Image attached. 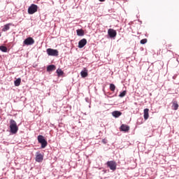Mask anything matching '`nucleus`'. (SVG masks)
I'll list each match as a JSON object with an SVG mask.
<instances>
[{
    "label": "nucleus",
    "mask_w": 179,
    "mask_h": 179,
    "mask_svg": "<svg viewBox=\"0 0 179 179\" xmlns=\"http://www.w3.org/2000/svg\"><path fill=\"white\" fill-rule=\"evenodd\" d=\"M17 131H19V127H17V124L13 119H11L10 120V133L13 134H17Z\"/></svg>",
    "instance_id": "nucleus-1"
},
{
    "label": "nucleus",
    "mask_w": 179,
    "mask_h": 179,
    "mask_svg": "<svg viewBox=\"0 0 179 179\" xmlns=\"http://www.w3.org/2000/svg\"><path fill=\"white\" fill-rule=\"evenodd\" d=\"M46 52L50 57H58L59 55V52L57 49L48 48Z\"/></svg>",
    "instance_id": "nucleus-2"
},
{
    "label": "nucleus",
    "mask_w": 179,
    "mask_h": 179,
    "mask_svg": "<svg viewBox=\"0 0 179 179\" xmlns=\"http://www.w3.org/2000/svg\"><path fill=\"white\" fill-rule=\"evenodd\" d=\"M106 165L109 167L110 170H112V171H115V170H117V162H115V161H108L106 162Z\"/></svg>",
    "instance_id": "nucleus-3"
},
{
    "label": "nucleus",
    "mask_w": 179,
    "mask_h": 179,
    "mask_svg": "<svg viewBox=\"0 0 179 179\" xmlns=\"http://www.w3.org/2000/svg\"><path fill=\"white\" fill-rule=\"evenodd\" d=\"M38 9V6L36 4H31L28 8V13L29 15H34V13H36L37 12V10Z\"/></svg>",
    "instance_id": "nucleus-4"
},
{
    "label": "nucleus",
    "mask_w": 179,
    "mask_h": 179,
    "mask_svg": "<svg viewBox=\"0 0 179 179\" xmlns=\"http://www.w3.org/2000/svg\"><path fill=\"white\" fill-rule=\"evenodd\" d=\"M34 43V39H33L31 37H29L24 41V44L25 45H33Z\"/></svg>",
    "instance_id": "nucleus-5"
},
{
    "label": "nucleus",
    "mask_w": 179,
    "mask_h": 179,
    "mask_svg": "<svg viewBox=\"0 0 179 179\" xmlns=\"http://www.w3.org/2000/svg\"><path fill=\"white\" fill-rule=\"evenodd\" d=\"M108 34L110 38H114V37L117 36V31L113 29H109L108 30Z\"/></svg>",
    "instance_id": "nucleus-6"
},
{
    "label": "nucleus",
    "mask_w": 179,
    "mask_h": 179,
    "mask_svg": "<svg viewBox=\"0 0 179 179\" xmlns=\"http://www.w3.org/2000/svg\"><path fill=\"white\" fill-rule=\"evenodd\" d=\"M85 44H87L86 38H83L78 42V48H83Z\"/></svg>",
    "instance_id": "nucleus-7"
},
{
    "label": "nucleus",
    "mask_w": 179,
    "mask_h": 179,
    "mask_svg": "<svg viewBox=\"0 0 179 179\" xmlns=\"http://www.w3.org/2000/svg\"><path fill=\"white\" fill-rule=\"evenodd\" d=\"M43 159H44V157L43 156V155H41L40 153H36V162H37L38 163H41V162H43Z\"/></svg>",
    "instance_id": "nucleus-8"
},
{
    "label": "nucleus",
    "mask_w": 179,
    "mask_h": 179,
    "mask_svg": "<svg viewBox=\"0 0 179 179\" xmlns=\"http://www.w3.org/2000/svg\"><path fill=\"white\" fill-rule=\"evenodd\" d=\"M112 115L115 118H119V117H121V115H122V113H121L119 110H115V111L112 112Z\"/></svg>",
    "instance_id": "nucleus-9"
},
{
    "label": "nucleus",
    "mask_w": 179,
    "mask_h": 179,
    "mask_svg": "<svg viewBox=\"0 0 179 179\" xmlns=\"http://www.w3.org/2000/svg\"><path fill=\"white\" fill-rule=\"evenodd\" d=\"M120 130L123 131V132H128L129 130V126L127 124H122L120 127Z\"/></svg>",
    "instance_id": "nucleus-10"
},
{
    "label": "nucleus",
    "mask_w": 179,
    "mask_h": 179,
    "mask_svg": "<svg viewBox=\"0 0 179 179\" xmlns=\"http://www.w3.org/2000/svg\"><path fill=\"white\" fill-rule=\"evenodd\" d=\"M80 75L83 78H87V69H86V68H84L83 70L80 72Z\"/></svg>",
    "instance_id": "nucleus-11"
},
{
    "label": "nucleus",
    "mask_w": 179,
    "mask_h": 179,
    "mask_svg": "<svg viewBox=\"0 0 179 179\" xmlns=\"http://www.w3.org/2000/svg\"><path fill=\"white\" fill-rule=\"evenodd\" d=\"M143 113L144 120H148L149 118V108L144 109Z\"/></svg>",
    "instance_id": "nucleus-12"
},
{
    "label": "nucleus",
    "mask_w": 179,
    "mask_h": 179,
    "mask_svg": "<svg viewBox=\"0 0 179 179\" xmlns=\"http://www.w3.org/2000/svg\"><path fill=\"white\" fill-rule=\"evenodd\" d=\"M172 110H178V103H177V101H173L172 102Z\"/></svg>",
    "instance_id": "nucleus-13"
},
{
    "label": "nucleus",
    "mask_w": 179,
    "mask_h": 179,
    "mask_svg": "<svg viewBox=\"0 0 179 179\" xmlns=\"http://www.w3.org/2000/svg\"><path fill=\"white\" fill-rule=\"evenodd\" d=\"M52 71H55V65L51 64V65L48 66L47 71L48 72H51Z\"/></svg>",
    "instance_id": "nucleus-14"
},
{
    "label": "nucleus",
    "mask_w": 179,
    "mask_h": 179,
    "mask_svg": "<svg viewBox=\"0 0 179 179\" xmlns=\"http://www.w3.org/2000/svg\"><path fill=\"white\" fill-rule=\"evenodd\" d=\"M10 26H12V24H6L4 25L3 28L2 29V31H8L9 29H10Z\"/></svg>",
    "instance_id": "nucleus-15"
},
{
    "label": "nucleus",
    "mask_w": 179,
    "mask_h": 179,
    "mask_svg": "<svg viewBox=\"0 0 179 179\" xmlns=\"http://www.w3.org/2000/svg\"><path fill=\"white\" fill-rule=\"evenodd\" d=\"M76 33L77 36H79L80 37L85 36V31H83V29H77Z\"/></svg>",
    "instance_id": "nucleus-16"
},
{
    "label": "nucleus",
    "mask_w": 179,
    "mask_h": 179,
    "mask_svg": "<svg viewBox=\"0 0 179 179\" xmlns=\"http://www.w3.org/2000/svg\"><path fill=\"white\" fill-rule=\"evenodd\" d=\"M45 141H46L45 138L42 135L38 136V143H41V142H44Z\"/></svg>",
    "instance_id": "nucleus-17"
},
{
    "label": "nucleus",
    "mask_w": 179,
    "mask_h": 179,
    "mask_svg": "<svg viewBox=\"0 0 179 179\" xmlns=\"http://www.w3.org/2000/svg\"><path fill=\"white\" fill-rule=\"evenodd\" d=\"M21 82H22V79L20 78H17L14 81L15 86H20Z\"/></svg>",
    "instance_id": "nucleus-18"
},
{
    "label": "nucleus",
    "mask_w": 179,
    "mask_h": 179,
    "mask_svg": "<svg viewBox=\"0 0 179 179\" xmlns=\"http://www.w3.org/2000/svg\"><path fill=\"white\" fill-rule=\"evenodd\" d=\"M41 145V149H44L47 147L48 143L47 141H42L41 143H39Z\"/></svg>",
    "instance_id": "nucleus-19"
},
{
    "label": "nucleus",
    "mask_w": 179,
    "mask_h": 179,
    "mask_svg": "<svg viewBox=\"0 0 179 179\" xmlns=\"http://www.w3.org/2000/svg\"><path fill=\"white\" fill-rule=\"evenodd\" d=\"M0 50L2 51V52H7L8 51V48L3 45L0 46Z\"/></svg>",
    "instance_id": "nucleus-20"
},
{
    "label": "nucleus",
    "mask_w": 179,
    "mask_h": 179,
    "mask_svg": "<svg viewBox=\"0 0 179 179\" xmlns=\"http://www.w3.org/2000/svg\"><path fill=\"white\" fill-rule=\"evenodd\" d=\"M126 95H127V91L124 90V91L120 92V94H119V97H121V98L125 97Z\"/></svg>",
    "instance_id": "nucleus-21"
},
{
    "label": "nucleus",
    "mask_w": 179,
    "mask_h": 179,
    "mask_svg": "<svg viewBox=\"0 0 179 179\" xmlns=\"http://www.w3.org/2000/svg\"><path fill=\"white\" fill-rule=\"evenodd\" d=\"M110 90H111V92H115V85L110 84Z\"/></svg>",
    "instance_id": "nucleus-22"
},
{
    "label": "nucleus",
    "mask_w": 179,
    "mask_h": 179,
    "mask_svg": "<svg viewBox=\"0 0 179 179\" xmlns=\"http://www.w3.org/2000/svg\"><path fill=\"white\" fill-rule=\"evenodd\" d=\"M57 73L59 76H61L64 75V71H62V70H61V69H57Z\"/></svg>",
    "instance_id": "nucleus-23"
},
{
    "label": "nucleus",
    "mask_w": 179,
    "mask_h": 179,
    "mask_svg": "<svg viewBox=\"0 0 179 179\" xmlns=\"http://www.w3.org/2000/svg\"><path fill=\"white\" fill-rule=\"evenodd\" d=\"M140 43H141V44H146L148 43V39H146V38L142 39L140 41Z\"/></svg>",
    "instance_id": "nucleus-24"
},
{
    "label": "nucleus",
    "mask_w": 179,
    "mask_h": 179,
    "mask_svg": "<svg viewBox=\"0 0 179 179\" xmlns=\"http://www.w3.org/2000/svg\"><path fill=\"white\" fill-rule=\"evenodd\" d=\"M105 0H99L100 2H104Z\"/></svg>",
    "instance_id": "nucleus-25"
},
{
    "label": "nucleus",
    "mask_w": 179,
    "mask_h": 179,
    "mask_svg": "<svg viewBox=\"0 0 179 179\" xmlns=\"http://www.w3.org/2000/svg\"><path fill=\"white\" fill-rule=\"evenodd\" d=\"M0 37H1V33H0Z\"/></svg>",
    "instance_id": "nucleus-26"
}]
</instances>
